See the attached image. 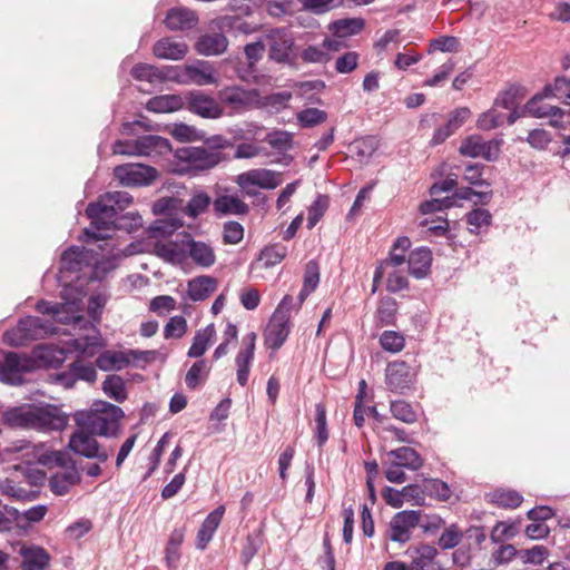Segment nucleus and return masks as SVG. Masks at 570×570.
<instances>
[{
  "mask_svg": "<svg viewBox=\"0 0 570 570\" xmlns=\"http://www.w3.org/2000/svg\"><path fill=\"white\" fill-rule=\"evenodd\" d=\"M132 203V197L127 191H109L100 196L96 203H90L86 208V215L90 219V226L83 230V242L104 240L98 248L101 258L94 264L90 278L101 281L107 273L114 271L121 257L132 254L130 246L124 250L116 249L110 242V232L122 227L120 220L126 216H119Z\"/></svg>",
  "mask_w": 570,
  "mask_h": 570,
  "instance_id": "1",
  "label": "nucleus"
},
{
  "mask_svg": "<svg viewBox=\"0 0 570 570\" xmlns=\"http://www.w3.org/2000/svg\"><path fill=\"white\" fill-rule=\"evenodd\" d=\"M1 421L4 425L13 429L50 432L63 430L69 422V417L55 405L22 404L4 411Z\"/></svg>",
  "mask_w": 570,
  "mask_h": 570,
  "instance_id": "2",
  "label": "nucleus"
},
{
  "mask_svg": "<svg viewBox=\"0 0 570 570\" xmlns=\"http://www.w3.org/2000/svg\"><path fill=\"white\" fill-rule=\"evenodd\" d=\"M124 415L121 407L100 401L95 403L90 411L77 412L75 422L78 426L86 428L96 435L112 438L118 434Z\"/></svg>",
  "mask_w": 570,
  "mask_h": 570,
  "instance_id": "3",
  "label": "nucleus"
},
{
  "mask_svg": "<svg viewBox=\"0 0 570 570\" xmlns=\"http://www.w3.org/2000/svg\"><path fill=\"white\" fill-rule=\"evenodd\" d=\"M178 160L177 170L180 174L197 175L214 168L222 160V154L218 150H210L205 147H183L176 150Z\"/></svg>",
  "mask_w": 570,
  "mask_h": 570,
  "instance_id": "4",
  "label": "nucleus"
},
{
  "mask_svg": "<svg viewBox=\"0 0 570 570\" xmlns=\"http://www.w3.org/2000/svg\"><path fill=\"white\" fill-rule=\"evenodd\" d=\"M57 333L51 321L38 316H27L19 321L16 328L7 331L4 342L12 346L24 345L28 341L43 338Z\"/></svg>",
  "mask_w": 570,
  "mask_h": 570,
  "instance_id": "5",
  "label": "nucleus"
},
{
  "mask_svg": "<svg viewBox=\"0 0 570 570\" xmlns=\"http://www.w3.org/2000/svg\"><path fill=\"white\" fill-rule=\"evenodd\" d=\"M268 58L277 63H293L295 40L286 28H273L264 35Z\"/></svg>",
  "mask_w": 570,
  "mask_h": 570,
  "instance_id": "6",
  "label": "nucleus"
},
{
  "mask_svg": "<svg viewBox=\"0 0 570 570\" xmlns=\"http://www.w3.org/2000/svg\"><path fill=\"white\" fill-rule=\"evenodd\" d=\"M95 436L96 434L86 428L78 426L70 435L68 448L77 455L104 463L109 459V452L100 446Z\"/></svg>",
  "mask_w": 570,
  "mask_h": 570,
  "instance_id": "7",
  "label": "nucleus"
},
{
  "mask_svg": "<svg viewBox=\"0 0 570 570\" xmlns=\"http://www.w3.org/2000/svg\"><path fill=\"white\" fill-rule=\"evenodd\" d=\"M235 181L246 195L255 196L256 191L252 190L250 186L274 189L282 184V175L269 169L258 168L239 174Z\"/></svg>",
  "mask_w": 570,
  "mask_h": 570,
  "instance_id": "8",
  "label": "nucleus"
},
{
  "mask_svg": "<svg viewBox=\"0 0 570 570\" xmlns=\"http://www.w3.org/2000/svg\"><path fill=\"white\" fill-rule=\"evenodd\" d=\"M421 513L413 510L397 512L390 521L386 538L397 543L410 541L412 531L419 525Z\"/></svg>",
  "mask_w": 570,
  "mask_h": 570,
  "instance_id": "9",
  "label": "nucleus"
},
{
  "mask_svg": "<svg viewBox=\"0 0 570 570\" xmlns=\"http://www.w3.org/2000/svg\"><path fill=\"white\" fill-rule=\"evenodd\" d=\"M115 177L124 186H146L151 184L157 177V170L142 164H126L116 166Z\"/></svg>",
  "mask_w": 570,
  "mask_h": 570,
  "instance_id": "10",
  "label": "nucleus"
},
{
  "mask_svg": "<svg viewBox=\"0 0 570 570\" xmlns=\"http://www.w3.org/2000/svg\"><path fill=\"white\" fill-rule=\"evenodd\" d=\"M218 98L222 104L238 112L257 106L259 104V91L233 86L220 90Z\"/></svg>",
  "mask_w": 570,
  "mask_h": 570,
  "instance_id": "11",
  "label": "nucleus"
},
{
  "mask_svg": "<svg viewBox=\"0 0 570 570\" xmlns=\"http://www.w3.org/2000/svg\"><path fill=\"white\" fill-rule=\"evenodd\" d=\"M257 335L249 332L243 336L239 351L235 357L236 380L240 386H245L248 382L249 371L254 361Z\"/></svg>",
  "mask_w": 570,
  "mask_h": 570,
  "instance_id": "12",
  "label": "nucleus"
},
{
  "mask_svg": "<svg viewBox=\"0 0 570 570\" xmlns=\"http://www.w3.org/2000/svg\"><path fill=\"white\" fill-rule=\"evenodd\" d=\"M185 104L188 110L203 118L217 119L224 114L220 104L202 91H189L185 97Z\"/></svg>",
  "mask_w": 570,
  "mask_h": 570,
  "instance_id": "13",
  "label": "nucleus"
},
{
  "mask_svg": "<svg viewBox=\"0 0 570 570\" xmlns=\"http://www.w3.org/2000/svg\"><path fill=\"white\" fill-rule=\"evenodd\" d=\"M36 308L41 314L51 315L53 321L61 324H80L85 322V318L77 314L78 308L75 302L51 303L47 301H39Z\"/></svg>",
  "mask_w": 570,
  "mask_h": 570,
  "instance_id": "14",
  "label": "nucleus"
},
{
  "mask_svg": "<svg viewBox=\"0 0 570 570\" xmlns=\"http://www.w3.org/2000/svg\"><path fill=\"white\" fill-rule=\"evenodd\" d=\"M289 331V316H284L281 311H275L264 333L266 347L278 350L287 340Z\"/></svg>",
  "mask_w": 570,
  "mask_h": 570,
  "instance_id": "15",
  "label": "nucleus"
},
{
  "mask_svg": "<svg viewBox=\"0 0 570 570\" xmlns=\"http://www.w3.org/2000/svg\"><path fill=\"white\" fill-rule=\"evenodd\" d=\"M29 370L28 361L14 352L1 353L0 381L18 385L22 382L21 374Z\"/></svg>",
  "mask_w": 570,
  "mask_h": 570,
  "instance_id": "16",
  "label": "nucleus"
},
{
  "mask_svg": "<svg viewBox=\"0 0 570 570\" xmlns=\"http://www.w3.org/2000/svg\"><path fill=\"white\" fill-rule=\"evenodd\" d=\"M406 554L411 558L410 570H444L438 560L439 551L430 544L409 548Z\"/></svg>",
  "mask_w": 570,
  "mask_h": 570,
  "instance_id": "17",
  "label": "nucleus"
},
{
  "mask_svg": "<svg viewBox=\"0 0 570 570\" xmlns=\"http://www.w3.org/2000/svg\"><path fill=\"white\" fill-rule=\"evenodd\" d=\"M541 98L539 96L533 97L525 104L527 112L537 118H550L549 124L556 128L566 129L569 124L568 120H564L566 112L563 109L551 106L548 104H541Z\"/></svg>",
  "mask_w": 570,
  "mask_h": 570,
  "instance_id": "18",
  "label": "nucleus"
},
{
  "mask_svg": "<svg viewBox=\"0 0 570 570\" xmlns=\"http://www.w3.org/2000/svg\"><path fill=\"white\" fill-rule=\"evenodd\" d=\"M385 382L394 393H404L412 384L411 368L405 362H392L386 367Z\"/></svg>",
  "mask_w": 570,
  "mask_h": 570,
  "instance_id": "19",
  "label": "nucleus"
},
{
  "mask_svg": "<svg viewBox=\"0 0 570 570\" xmlns=\"http://www.w3.org/2000/svg\"><path fill=\"white\" fill-rule=\"evenodd\" d=\"M18 553L22 557V570H48L50 557L48 552L38 546L19 544Z\"/></svg>",
  "mask_w": 570,
  "mask_h": 570,
  "instance_id": "20",
  "label": "nucleus"
},
{
  "mask_svg": "<svg viewBox=\"0 0 570 570\" xmlns=\"http://www.w3.org/2000/svg\"><path fill=\"white\" fill-rule=\"evenodd\" d=\"M184 248L185 255L187 254L197 266L209 268L216 262L215 250L208 243L189 238L184 243Z\"/></svg>",
  "mask_w": 570,
  "mask_h": 570,
  "instance_id": "21",
  "label": "nucleus"
},
{
  "mask_svg": "<svg viewBox=\"0 0 570 570\" xmlns=\"http://www.w3.org/2000/svg\"><path fill=\"white\" fill-rule=\"evenodd\" d=\"M188 52V46L184 41L173 37L159 39L153 47V53L158 59L181 60Z\"/></svg>",
  "mask_w": 570,
  "mask_h": 570,
  "instance_id": "22",
  "label": "nucleus"
},
{
  "mask_svg": "<svg viewBox=\"0 0 570 570\" xmlns=\"http://www.w3.org/2000/svg\"><path fill=\"white\" fill-rule=\"evenodd\" d=\"M185 79L186 85L195 83L197 86L212 85L217 81L213 66L203 60L185 66Z\"/></svg>",
  "mask_w": 570,
  "mask_h": 570,
  "instance_id": "23",
  "label": "nucleus"
},
{
  "mask_svg": "<svg viewBox=\"0 0 570 570\" xmlns=\"http://www.w3.org/2000/svg\"><path fill=\"white\" fill-rule=\"evenodd\" d=\"M214 212L218 216L247 215L249 206L236 195H222L213 202Z\"/></svg>",
  "mask_w": 570,
  "mask_h": 570,
  "instance_id": "24",
  "label": "nucleus"
},
{
  "mask_svg": "<svg viewBox=\"0 0 570 570\" xmlns=\"http://www.w3.org/2000/svg\"><path fill=\"white\" fill-rule=\"evenodd\" d=\"M225 512V507L219 505L213 510L204 520L197 533L196 546L198 549L204 550L209 541L213 539L219 523L222 522Z\"/></svg>",
  "mask_w": 570,
  "mask_h": 570,
  "instance_id": "25",
  "label": "nucleus"
},
{
  "mask_svg": "<svg viewBox=\"0 0 570 570\" xmlns=\"http://www.w3.org/2000/svg\"><path fill=\"white\" fill-rule=\"evenodd\" d=\"M407 264L409 272L413 277L417 279L426 277L432 264L431 250L428 247H419L412 250L409 255Z\"/></svg>",
  "mask_w": 570,
  "mask_h": 570,
  "instance_id": "26",
  "label": "nucleus"
},
{
  "mask_svg": "<svg viewBox=\"0 0 570 570\" xmlns=\"http://www.w3.org/2000/svg\"><path fill=\"white\" fill-rule=\"evenodd\" d=\"M94 249H85L72 246L61 255V268L70 272H80L83 266L89 265Z\"/></svg>",
  "mask_w": 570,
  "mask_h": 570,
  "instance_id": "27",
  "label": "nucleus"
},
{
  "mask_svg": "<svg viewBox=\"0 0 570 570\" xmlns=\"http://www.w3.org/2000/svg\"><path fill=\"white\" fill-rule=\"evenodd\" d=\"M228 46L227 38L219 32L207 33L199 37L196 42V50L204 56H217L223 53Z\"/></svg>",
  "mask_w": 570,
  "mask_h": 570,
  "instance_id": "28",
  "label": "nucleus"
},
{
  "mask_svg": "<svg viewBox=\"0 0 570 570\" xmlns=\"http://www.w3.org/2000/svg\"><path fill=\"white\" fill-rule=\"evenodd\" d=\"M196 22L195 12L180 7L169 9L165 18V24L170 30L190 29Z\"/></svg>",
  "mask_w": 570,
  "mask_h": 570,
  "instance_id": "29",
  "label": "nucleus"
},
{
  "mask_svg": "<svg viewBox=\"0 0 570 570\" xmlns=\"http://www.w3.org/2000/svg\"><path fill=\"white\" fill-rule=\"evenodd\" d=\"M387 458L403 469L416 471L423 465L422 456L410 446H401L387 452Z\"/></svg>",
  "mask_w": 570,
  "mask_h": 570,
  "instance_id": "30",
  "label": "nucleus"
},
{
  "mask_svg": "<svg viewBox=\"0 0 570 570\" xmlns=\"http://www.w3.org/2000/svg\"><path fill=\"white\" fill-rule=\"evenodd\" d=\"M217 288L216 278L207 275L197 276L188 282V296L191 301H204Z\"/></svg>",
  "mask_w": 570,
  "mask_h": 570,
  "instance_id": "31",
  "label": "nucleus"
},
{
  "mask_svg": "<svg viewBox=\"0 0 570 570\" xmlns=\"http://www.w3.org/2000/svg\"><path fill=\"white\" fill-rule=\"evenodd\" d=\"M130 363L128 355L121 351L107 350L96 360V365L105 372L121 371Z\"/></svg>",
  "mask_w": 570,
  "mask_h": 570,
  "instance_id": "32",
  "label": "nucleus"
},
{
  "mask_svg": "<svg viewBox=\"0 0 570 570\" xmlns=\"http://www.w3.org/2000/svg\"><path fill=\"white\" fill-rule=\"evenodd\" d=\"M185 106V97L180 95H161L148 100L146 107L154 112H173Z\"/></svg>",
  "mask_w": 570,
  "mask_h": 570,
  "instance_id": "33",
  "label": "nucleus"
},
{
  "mask_svg": "<svg viewBox=\"0 0 570 570\" xmlns=\"http://www.w3.org/2000/svg\"><path fill=\"white\" fill-rule=\"evenodd\" d=\"M139 156L163 155L170 150L169 141L157 135L138 137Z\"/></svg>",
  "mask_w": 570,
  "mask_h": 570,
  "instance_id": "34",
  "label": "nucleus"
},
{
  "mask_svg": "<svg viewBox=\"0 0 570 570\" xmlns=\"http://www.w3.org/2000/svg\"><path fill=\"white\" fill-rule=\"evenodd\" d=\"M91 330L95 334L71 338L67 342L68 350L78 352L80 355L92 356L97 348L101 345L100 336L94 326Z\"/></svg>",
  "mask_w": 570,
  "mask_h": 570,
  "instance_id": "35",
  "label": "nucleus"
},
{
  "mask_svg": "<svg viewBox=\"0 0 570 570\" xmlns=\"http://www.w3.org/2000/svg\"><path fill=\"white\" fill-rule=\"evenodd\" d=\"M216 330L214 324L207 325L205 328L196 332L193 344L188 350L189 357H200L207 351L208 345L214 340Z\"/></svg>",
  "mask_w": 570,
  "mask_h": 570,
  "instance_id": "36",
  "label": "nucleus"
},
{
  "mask_svg": "<svg viewBox=\"0 0 570 570\" xmlns=\"http://www.w3.org/2000/svg\"><path fill=\"white\" fill-rule=\"evenodd\" d=\"M365 26L362 18H344L331 23L330 29L338 37H348L360 33Z\"/></svg>",
  "mask_w": 570,
  "mask_h": 570,
  "instance_id": "37",
  "label": "nucleus"
},
{
  "mask_svg": "<svg viewBox=\"0 0 570 570\" xmlns=\"http://www.w3.org/2000/svg\"><path fill=\"white\" fill-rule=\"evenodd\" d=\"M488 497L489 502L498 507L509 509L518 508L523 501L522 495L514 490L498 489L491 492Z\"/></svg>",
  "mask_w": 570,
  "mask_h": 570,
  "instance_id": "38",
  "label": "nucleus"
},
{
  "mask_svg": "<svg viewBox=\"0 0 570 570\" xmlns=\"http://www.w3.org/2000/svg\"><path fill=\"white\" fill-rule=\"evenodd\" d=\"M78 481L79 476L76 471H67L52 475L49 480V487L55 494L65 495Z\"/></svg>",
  "mask_w": 570,
  "mask_h": 570,
  "instance_id": "39",
  "label": "nucleus"
},
{
  "mask_svg": "<svg viewBox=\"0 0 570 570\" xmlns=\"http://www.w3.org/2000/svg\"><path fill=\"white\" fill-rule=\"evenodd\" d=\"M104 393L116 402H124L127 399L125 382L121 376L111 374L102 382Z\"/></svg>",
  "mask_w": 570,
  "mask_h": 570,
  "instance_id": "40",
  "label": "nucleus"
},
{
  "mask_svg": "<svg viewBox=\"0 0 570 570\" xmlns=\"http://www.w3.org/2000/svg\"><path fill=\"white\" fill-rule=\"evenodd\" d=\"M542 97H553L570 105V78L557 77L553 83L543 88Z\"/></svg>",
  "mask_w": 570,
  "mask_h": 570,
  "instance_id": "41",
  "label": "nucleus"
},
{
  "mask_svg": "<svg viewBox=\"0 0 570 570\" xmlns=\"http://www.w3.org/2000/svg\"><path fill=\"white\" fill-rule=\"evenodd\" d=\"M396 311L397 307L394 298L385 297L381 299L375 313L376 325L387 326L394 324Z\"/></svg>",
  "mask_w": 570,
  "mask_h": 570,
  "instance_id": "42",
  "label": "nucleus"
},
{
  "mask_svg": "<svg viewBox=\"0 0 570 570\" xmlns=\"http://www.w3.org/2000/svg\"><path fill=\"white\" fill-rule=\"evenodd\" d=\"M33 354L36 358L51 367L59 366L66 358L65 351L62 348L58 350L51 345H40L35 350Z\"/></svg>",
  "mask_w": 570,
  "mask_h": 570,
  "instance_id": "43",
  "label": "nucleus"
},
{
  "mask_svg": "<svg viewBox=\"0 0 570 570\" xmlns=\"http://www.w3.org/2000/svg\"><path fill=\"white\" fill-rule=\"evenodd\" d=\"M154 250L158 257L171 264H180L186 257L185 249L176 243H157Z\"/></svg>",
  "mask_w": 570,
  "mask_h": 570,
  "instance_id": "44",
  "label": "nucleus"
},
{
  "mask_svg": "<svg viewBox=\"0 0 570 570\" xmlns=\"http://www.w3.org/2000/svg\"><path fill=\"white\" fill-rule=\"evenodd\" d=\"M0 493L18 501H31L35 499L32 491L21 487L11 479L0 481Z\"/></svg>",
  "mask_w": 570,
  "mask_h": 570,
  "instance_id": "45",
  "label": "nucleus"
},
{
  "mask_svg": "<svg viewBox=\"0 0 570 570\" xmlns=\"http://www.w3.org/2000/svg\"><path fill=\"white\" fill-rule=\"evenodd\" d=\"M210 197L205 191H196L184 208V213L190 218H197L204 214L210 205Z\"/></svg>",
  "mask_w": 570,
  "mask_h": 570,
  "instance_id": "46",
  "label": "nucleus"
},
{
  "mask_svg": "<svg viewBox=\"0 0 570 570\" xmlns=\"http://www.w3.org/2000/svg\"><path fill=\"white\" fill-rule=\"evenodd\" d=\"M287 255L286 246L275 244L265 247L259 254V261L263 262L265 268H271L279 264Z\"/></svg>",
  "mask_w": 570,
  "mask_h": 570,
  "instance_id": "47",
  "label": "nucleus"
},
{
  "mask_svg": "<svg viewBox=\"0 0 570 570\" xmlns=\"http://www.w3.org/2000/svg\"><path fill=\"white\" fill-rule=\"evenodd\" d=\"M422 492L441 501H446L451 497L449 485L439 479H425L422 484Z\"/></svg>",
  "mask_w": 570,
  "mask_h": 570,
  "instance_id": "48",
  "label": "nucleus"
},
{
  "mask_svg": "<svg viewBox=\"0 0 570 570\" xmlns=\"http://www.w3.org/2000/svg\"><path fill=\"white\" fill-rule=\"evenodd\" d=\"M263 544L262 533L259 531L250 532L246 537L245 544L240 553V561L243 564H248L256 556Z\"/></svg>",
  "mask_w": 570,
  "mask_h": 570,
  "instance_id": "49",
  "label": "nucleus"
},
{
  "mask_svg": "<svg viewBox=\"0 0 570 570\" xmlns=\"http://www.w3.org/2000/svg\"><path fill=\"white\" fill-rule=\"evenodd\" d=\"M315 439L320 448L328 440L326 409L322 403L315 405Z\"/></svg>",
  "mask_w": 570,
  "mask_h": 570,
  "instance_id": "50",
  "label": "nucleus"
},
{
  "mask_svg": "<svg viewBox=\"0 0 570 570\" xmlns=\"http://www.w3.org/2000/svg\"><path fill=\"white\" fill-rule=\"evenodd\" d=\"M393 417L404 423H414L417 419V414L412 405L403 400L392 401L390 405Z\"/></svg>",
  "mask_w": 570,
  "mask_h": 570,
  "instance_id": "51",
  "label": "nucleus"
},
{
  "mask_svg": "<svg viewBox=\"0 0 570 570\" xmlns=\"http://www.w3.org/2000/svg\"><path fill=\"white\" fill-rule=\"evenodd\" d=\"M158 67L149 63H137L130 73L138 81H147L151 85L159 83Z\"/></svg>",
  "mask_w": 570,
  "mask_h": 570,
  "instance_id": "52",
  "label": "nucleus"
},
{
  "mask_svg": "<svg viewBox=\"0 0 570 570\" xmlns=\"http://www.w3.org/2000/svg\"><path fill=\"white\" fill-rule=\"evenodd\" d=\"M504 120L505 116L498 110V107L493 106L479 116L476 125L482 130H491L503 125Z\"/></svg>",
  "mask_w": 570,
  "mask_h": 570,
  "instance_id": "53",
  "label": "nucleus"
},
{
  "mask_svg": "<svg viewBox=\"0 0 570 570\" xmlns=\"http://www.w3.org/2000/svg\"><path fill=\"white\" fill-rule=\"evenodd\" d=\"M380 344L384 351L399 353L404 348V336L395 331H384L380 336Z\"/></svg>",
  "mask_w": 570,
  "mask_h": 570,
  "instance_id": "54",
  "label": "nucleus"
},
{
  "mask_svg": "<svg viewBox=\"0 0 570 570\" xmlns=\"http://www.w3.org/2000/svg\"><path fill=\"white\" fill-rule=\"evenodd\" d=\"M299 57L306 63H326L331 60V55L326 52L322 43L307 46L302 50Z\"/></svg>",
  "mask_w": 570,
  "mask_h": 570,
  "instance_id": "55",
  "label": "nucleus"
},
{
  "mask_svg": "<svg viewBox=\"0 0 570 570\" xmlns=\"http://www.w3.org/2000/svg\"><path fill=\"white\" fill-rule=\"evenodd\" d=\"M265 140L273 149L278 151H287L293 146L292 134L284 130H274L268 132Z\"/></svg>",
  "mask_w": 570,
  "mask_h": 570,
  "instance_id": "56",
  "label": "nucleus"
},
{
  "mask_svg": "<svg viewBox=\"0 0 570 570\" xmlns=\"http://www.w3.org/2000/svg\"><path fill=\"white\" fill-rule=\"evenodd\" d=\"M328 207V197L318 195L308 208L307 228L312 229L323 217Z\"/></svg>",
  "mask_w": 570,
  "mask_h": 570,
  "instance_id": "57",
  "label": "nucleus"
},
{
  "mask_svg": "<svg viewBox=\"0 0 570 570\" xmlns=\"http://www.w3.org/2000/svg\"><path fill=\"white\" fill-rule=\"evenodd\" d=\"M462 537L460 528L452 523L441 533L438 544L443 550L453 549L461 542Z\"/></svg>",
  "mask_w": 570,
  "mask_h": 570,
  "instance_id": "58",
  "label": "nucleus"
},
{
  "mask_svg": "<svg viewBox=\"0 0 570 570\" xmlns=\"http://www.w3.org/2000/svg\"><path fill=\"white\" fill-rule=\"evenodd\" d=\"M327 119V114L318 108H306L297 114V120L303 127H314Z\"/></svg>",
  "mask_w": 570,
  "mask_h": 570,
  "instance_id": "59",
  "label": "nucleus"
},
{
  "mask_svg": "<svg viewBox=\"0 0 570 570\" xmlns=\"http://www.w3.org/2000/svg\"><path fill=\"white\" fill-rule=\"evenodd\" d=\"M482 148H484V140L479 135H472L466 137L459 148L461 155L466 157H481Z\"/></svg>",
  "mask_w": 570,
  "mask_h": 570,
  "instance_id": "60",
  "label": "nucleus"
},
{
  "mask_svg": "<svg viewBox=\"0 0 570 570\" xmlns=\"http://www.w3.org/2000/svg\"><path fill=\"white\" fill-rule=\"evenodd\" d=\"M209 370L205 360L195 362L185 376L186 385L191 390L196 389L200 384L202 375L207 376Z\"/></svg>",
  "mask_w": 570,
  "mask_h": 570,
  "instance_id": "61",
  "label": "nucleus"
},
{
  "mask_svg": "<svg viewBox=\"0 0 570 570\" xmlns=\"http://www.w3.org/2000/svg\"><path fill=\"white\" fill-rule=\"evenodd\" d=\"M20 513L16 508L0 504V532L11 531L19 525Z\"/></svg>",
  "mask_w": 570,
  "mask_h": 570,
  "instance_id": "62",
  "label": "nucleus"
},
{
  "mask_svg": "<svg viewBox=\"0 0 570 570\" xmlns=\"http://www.w3.org/2000/svg\"><path fill=\"white\" fill-rule=\"evenodd\" d=\"M183 226V222L179 218L165 217L157 219L151 226L150 230L155 235L159 236H170L178 228Z\"/></svg>",
  "mask_w": 570,
  "mask_h": 570,
  "instance_id": "63",
  "label": "nucleus"
},
{
  "mask_svg": "<svg viewBox=\"0 0 570 570\" xmlns=\"http://www.w3.org/2000/svg\"><path fill=\"white\" fill-rule=\"evenodd\" d=\"M244 237V227L235 220L226 222L223 226V242L229 245L238 244Z\"/></svg>",
  "mask_w": 570,
  "mask_h": 570,
  "instance_id": "64",
  "label": "nucleus"
}]
</instances>
